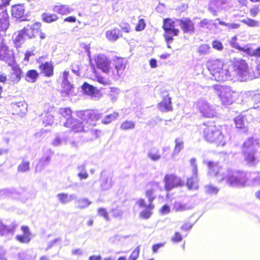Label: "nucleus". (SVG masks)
Masks as SVG:
<instances>
[{
  "label": "nucleus",
  "instance_id": "obj_1",
  "mask_svg": "<svg viewBox=\"0 0 260 260\" xmlns=\"http://www.w3.org/2000/svg\"><path fill=\"white\" fill-rule=\"evenodd\" d=\"M59 114L63 118H67L64 123L66 128L75 129L82 128L85 125H95V122L98 120L99 115L93 110H84L77 111V118L71 117L73 111L69 107L60 108L58 110Z\"/></svg>",
  "mask_w": 260,
  "mask_h": 260
},
{
  "label": "nucleus",
  "instance_id": "obj_2",
  "mask_svg": "<svg viewBox=\"0 0 260 260\" xmlns=\"http://www.w3.org/2000/svg\"><path fill=\"white\" fill-rule=\"evenodd\" d=\"M259 147V143L256 140L249 138L242 144V156L244 161L249 166H254L257 162V156L255 155Z\"/></svg>",
  "mask_w": 260,
  "mask_h": 260
},
{
  "label": "nucleus",
  "instance_id": "obj_3",
  "mask_svg": "<svg viewBox=\"0 0 260 260\" xmlns=\"http://www.w3.org/2000/svg\"><path fill=\"white\" fill-rule=\"evenodd\" d=\"M149 184H150L151 188L147 189L145 193V197L148 199V205H147V208L145 210L140 213V217L144 219H148L152 214V211L154 209V205L152 204V202L155 199L154 192L156 190H162L159 182L153 181L149 183Z\"/></svg>",
  "mask_w": 260,
  "mask_h": 260
},
{
  "label": "nucleus",
  "instance_id": "obj_4",
  "mask_svg": "<svg viewBox=\"0 0 260 260\" xmlns=\"http://www.w3.org/2000/svg\"><path fill=\"white\" fill-rule=\"evenodd\" d=\"M162 27L165 31L164 37L167 43L173 40V37L178 36L180 30L175 27V22L171 18L164 19Z\"/></svg>",
  "mask_w": 260,
  "mask_h": 260
},
{
  "label": "nucleus",
  "instance_id": "obj_5",
  "mask_svg": "<svg viewBox=\"0 0 260 260\" xmlns=\"http://www.w3.org/2000/svg\"><path fill=\"white\" fill-rule=\"evenodd\" d=\"M223 65V61L220 59L211 60L207 62V68L216 81L222 80Z\"/></svg>",
  "mask_w": 260,
  "mask_h": 260
},
{
  "label": "nucleus",
  "instance_id": "obj_6",
  "mask_svg": "<svg viewBox=\"0 0 260 260\" xmlns=\"http://www.w3.org/2000/svg\"><path fill=\"white\" fill-rule=\"evenodd\" d=\"M218 97L223 105H232L237 100L236 93L227 87H221L218 94Z\"/></svg>",
  "mask_w": 260,
  "mask_h": 260
},
{
  "label": "nucleus",
  "instance_id": "obj_7",
  "mask_svg": "<svg viewBox=\"0 0 260 260\" xmlns=\"http://www.w3.org/2000/svg\"><path fill=\"white\" fill-rule=\"evenodd\" d=\"M164 182H165V189L167 191L175 188L181 187L184 185V182L182 179L174 174L165 175Z\"/></svg>",
  "mask_w": 260,
  "mask_h": 260
},
{
  "label": "nucleus",
  "instance_id": "obj_8",
  "mask_svg": "<svg viewBox=\"0 0 260 260\" xmlns=\"http://www.w3.org/2000/svg\"><path fill=\"white\" fill-rule=\"evenodd\" d=\"M225 182L231 186L243 187L247 182L246 174L239 171L235 175H231L226 178Z\"/></svg>",
  "mask_w": 260,
  "mask_h": 260
},
{
  "label": "nucleus",
  "instance_id": "obj_9",
  "mask_svg": "<svg viewBox=\"0 0 260 260\" xmlns=\"http://www.w3.org/2000/svg\"><path fill=\"white\" fill-rule=\"evenodd\" d=\"M96 68L103 73L109 74L111 70L110 60L104 54H99L93 58Z\"/></svg>",
  "mask_w": 260,
  "mask_h": 260
},
{
  "label": "nucleus",
  "instance_id": "obj_10",
  "mask_svg": "<svg viewBox=\"0 0 260 260\" xmlns=\"http://www.w3.org/2000/svg\"><path fill=\"white\" fill-rule=\"evenodd\" d=\"M208 169V174L211 177L218 179V181L221 182L224 180V177L221 175V166L219 165L218 161H207L206 162Z\"/></svg>",
  "mask_w": 260,
  "mask_h": 260
},
{
  "label": "nucleus",
  "instance_id": "obj_11",
  "mask_svg": "<svg viewBox=\"0 0 260 260\" xmlns=\"http://www.w3.org/2000/svg\"><path fill=\"white\" fill-rule=\"evenodd\" d=\"M41 27V23L37 22L24 28L25 29L28 38H34L39 35L40 39L43 40L46 38V35L45 33L42 31Z\"/></svg>",
  "mask_w": 260,
  "mask_h": 260
},
{
  "label": "nucleus",
  "instance_id": "obj_12",
  "mask_svg": "<svg viewBox=\"0 0 260 260\" xmlns=\"http://www.w3.org/2000/svg\"><path fill=\"white\" fill-rule=\"evenodd\" d=\"M14 50L6 43L2 41L0 43V60L8 62L14 60Z\"/></svg>",
  "mask_w": 260,
  "mask_h": 260
},
{
  "label": "nucleus",
  "instance_id": "obj_13",
  "mask_svg": "<svg viewBox=\"0 0 260 260\" xmlns=\"http://www.w3.org/2000/svg\"><path fill=\"white\" fill-rule=\"evenodd\" d=\"M198 108L202 115L205 117L211 118L215 116L216 112L214 108L206 101L198 102Z\"/></svg>",
  "mask_w": 260,
  "mask_h": 260
},
{
  "label": "nucleus",
  "instance_id": "obj_14",
  "mask_svg": "<svg viewBox=\"0 0 260 260\" xmlns=\"http://www.w3.org/2000/svg\"><path fill=\"white\" fill-rule=\"evenodd\" d=\"M179 25L184 34H192L195 31V25L189 18L178 20Z\"/></svg>",
  "mask_w": 260,
  "mask_h": 260
},
{
  "label": "nucleus",
  "instance_id": "obj_15",
  "mask_svg": "<svg viewBox=\"0 0 260 260\" xmlns=\"http://www.w3.org/2000/svg\"><path fill=\"white\" fill-rule=\"evenodd\" d=\"M11 71L12 72L9 75V80L10 84H15L21 80L23 72L18 64L12 66Z\"/></svg>",
  "mask_w": 260,
  "mask_h": 260
},
{
  "label": "nucleus",
  "instance_id": "obj_16",
  "mask_svg": "<svg viewBox=\"0 0 260 260\" xmlns=\"http://www.w3.org/2000/svg\"><path fill=\"white\" fill-rule=\"evenodd\" d=\"M233 68L234 71L240 76H244L248 73V65L244 59H240L234 61Z\"/></svg>",
  "mask_w": 260,
  "mask_h": 260
},
{
  "label": "nucleus",
  "instance_id": "obj_17",
  "mask_svg": "<svg viewBox=\"0 0 260 260\" xmlns=\"http://www.w3.org/2000/svg\"><path fill=\"white\" fill-rule=\"evenodd\" d=\"M9 26V16L7 10H5L0 13V39L5 36Z\"/></svg>",
  "mask_w": 260,
  "mask_h": 260
},
{
  "label": "nucleus",
  "instance_id": "obj_18",
  "mask_svg": "<svg viewBox=\"0 0 260 260\" xmlns=\"http://www.w3.org/2000/svg\"><path fill=\"white\" fill-rule=\"evenodd\" d=\"M204 137L206 141L210 143L215 142L220 144L222 142L224 136L221 131H206Z\"/></svg>",
  "mask_w": 260,
  "mask_h": 260
},
{
  "label": "nucleus",
  "instance_id": "obj_19",
  "mask_svg": "<svg viewBox=\"0 0 260 260\" xmlns=\"http://www.w3.org/2000/svg\"><path fill=\"white\" fill-rule=\"evenodd\" d=\"M38 68L40 73L45 77H50L54 75V66L51 61L42 62Z\"/></svg>",
  "mask_w": 260,
  "mask_h": 260
},
{
  "label": "nucleus",
  "instance_id": "obj_20",
  "mask_svg": "<svg viewBox=\"0 0 260 260\" xmlns=\"http://www.w3.org/2000/svg\"><path fill=\"white\" fill-rule=\"evenodd\" d=\"M12 113L13 115L22 116L27 111V105L23 102H18L12 104Z\"/></svg>",
  "mask_w": 260,
  "mask_h": 260
},
{
  "label": "nucleus",
  "instance_id": "obj_21",
  "mask_svg": "<svg viewBox=\"0 0 260 260\" xmlns=\"http://www.w3.org/2000/svg\"><path fill=\"white\" fill-rule=\"evenodd\" d=\"M157 107L161 112H166L173 111L171 98L169 95H167L163 98L162 101L158 104Z\"/></svg>",
  "mask_w": 260,
  "mask_h": 260
},
{
  "label": "nucleus",
  "instance_id": "obj_22",
  "mask_svg": "<svg viewBox=\"0 0 260 260\" xmlns=\"http://www.w3.org/2000/svg\"><path fill=\"white\" fill-rule=\"evenodd\" d=\"M41 19L43 22L45 23H51L57 21L59 19V17L56 14L45 12L42 14Z\"/></svg>",
  "mask_w": 260,
  "mask_h": 260
},
{
  "label": "nucleus",
  "instance_id": "obj_23",
  "mask_svg": "<svg viewBox=\"0 0 260 260\" xmlns=\"http://www.w3.org/2000/svg\"><path fill=\"white\" fill-rule=\"evenodd\" d=\"M114 64L116 69L117 74L119 76L125 69V63L124 59L122 57H116L114 59Z\"/></svg>",
  "mask_w": 260,
  "mask_h": 260
},
{
  "label": "nucleus",
  "instance_id": "obj_24",
  "mask_svg": "<svg viewBox=\"0 0 260 260\" xmlns=\"http://www.w3.org/2000/svg\"><path fill=\"white\" fill-rule=\"evenodd\" d=\"M122 36L120 30L114 28L106 32V37L110 41H115Z\"/></svg>",
  "mask_w": 260,
  "mask_h": 260
},
{
  "label": "nucleus",
  "instance_id": "obj_25",
  "mask_svg": "<svg viewBox=\"0 0 260 260\" xmlns=\"http://www.w3.org/2000/svg\"><path fill=\"white\" fill-rule=\"evenodd\" d=\"M24 12V9L22 5H16L12 7V15L17 19L21 18L23 17Z\"/></svg>",
  "mask_w": 260,
  "mask_h": 260
},
{
  "label": "nucleus",
  "instance_id": "obj_26",
  "mask_svg": "<svg viewBox=\"0 0 260 260\" xmlns=\"http://www.w3.org/2000/svg\"><path fill=\"white\" fill-rule=\"evenodd\" d=\"M190 209L186 204L181 202H175L173 206V211L176 213H181L186 211Z\"/></svg>",
  "mask_w": 260,
  "mask_h": 260
},
{
  "label": "nucleus",
  "instance_id": "obj_27",
  "mask_svg": "<svg viewBox=\"0 0 260 260\" xmlns=\"http://www.w3.org/2000/svg\"><path fill=\"white\" fill-rule=\"evenodd\" d=\"M39 76V73L36 70H29L25 74L26 80L29 82H35Z\"/></svg>",
  "mask_w": 260,
  "mask_h": 260
},
{
  "label": "nucleus",
  "instance_id": "obj_28",
  "mask_svg": "<svg viewBox=\"0 0 260 260\" xmlns=\"http://www.w3.org/2000/svg\"><path fill=\"white\" fill-rule=\"evenodd\" d=\"M81 88L86 94L89 95H93L96 92V88L86 82L83 83L81 86Z\"/></svg>",
  "mask_w": 260,
  "mask_h": 260
},
{
  "label": "nucleus",
  "instance_id": "obj_29",
  "mask_svg": "<svg viewBox=\"0 0 260 260\" xmlns=\"http://www.w3.org/2000/svg\"><path fill=\"white\" fill-rule=\"evenodd\" d=\"M53 8L56 10L57 13L61 15H68L72 10L69 6L66 5H55Z\"/></svg>",
  "mask_w": 260,
  "mask_h": 260
},
{
  "label": "nucleus",
  "instance_id": "obj_30",
  "mask_svg": "<svg viewBox=\"0 0 260 260\" xmlns=\"http://www.w3.org/2000/svg\"><path fill=\"white\" fill-rule=\"evenodd\" d=\"M27 37L26 35V32L24 28L19 31L18 34L14 40V43L16 47L20 46L22 43V42L24 40V39Z\"/></svg>",
  "mask_w": 260,
  "mask_h": 260
},
{
  "label": "nucleus",
  "instance_id": "obj_31",
  "mask_svg": "<svg viewBox=\"0 0 260 260\" xmlns=\"http://www.w3.org/2000/svg\"><path fill=\"white\" fill-rule=\"evenodd\" d=\"M186 186L189 190H196L199 189V184L196 179L193 177H189L187 179L185 183Z\"/></svg>",
  "mask_w": 260,
  "mask_h": 260
},
{
  "label": "nucleus",
  "instance_id": "obj_32",
  "mask_svg": "<svg viewBox=\"0 0 260 260\" xmlns=\"http://www.w3.org/2000/svg\"><path fill=\"white\" fill-rule=\"evenodd\" d=\"M234 122L236 127L238 129H244L246 127V125L244 120V116L239 115L234 118Z\"/></svg>",
  "mask_w": 260,
  "mask_h": 260
},
{
  "label": "nucleus",
  "instance_id": "obj_33",
  "mask_svg": "<svg viewBox=\"0 0 260 260\" xmlns=\"http://www.w3.org/2000/svg\"><path fill=\"white\" fill-rule=\"evenodd\" d=\"M140 246L139 245L133 250L129 256H128V260H137L140 256Z\"/></svg>",
  "mask_w": 260,
  "mask_h": 260
},
{
  "label": "nucleus",
  "instance_id": "obj_34",
  "mask_svg": "<svg viewBox=\"0 0 260 260\" xmlns=\"http://www.w3.org/2000/svg\"><path fill=\"white\" fill-rule=\"evenodd\" d=\"M241 22L249 27H256L259 25V22L255 19L248 18L243 19Z\"/></svg>",
  "mask_w": 260,
  "mask_h": 260
},
{
  "label": "nucleus",
  "instance_id": "obj_35",
  "mask_svg": "<svg viewBox=\"0 0 260 260\" xmlns=\"http://www.w3.org/2000/svg\"><path fill=\"white\" fill-rule=\"evenodd\" d=\"M236 48L237 50L245 53L248 56L251 57L253 56V50L250 47L248 46V45H246L244 47L237 46Z\"/></svg>",
  "mask_w": 260,
  "mask_h": 260
},
{
  "label": "nucleus",
  "instance_id": "obj_36",
  "mask_svg": "<svg viewBox=\"0 0 260 260\" xmlns=\"http://www.w3.org/2000/svg\"><path fill=\"white\" fill-rule=\"evenodd\" d=\"M218 192V188L212 185H208L205 186V192L207 194H216Z\"/></svg>",
  "mask_w": 260,
  "mask_h": 260
},
{
  "label": "nucleus",
  "instance_id": "obj_37",
  "mask_svg": "<svg viewBox=\"0 0 260 260\" xmlns=\"http://www.w3.org/2000/svg\"><path fill=\"white\" fill-rule=\"evenodd\" d=\"M16 239L17 240V241L21 243H28L30 241V235H16Z\"/></svg>",
  "mask_w": 260,
  "mask_h": 260
},
{
  "label": "nucleus",
  "instance_id": "obj_38",
  "mask_svg": "<svg viewBox=\"0 0 260 260\" xmlns=\"http://www.w3.org/2000/svg\"><path fill=\"white\" fill-rule=\"evenodd\" d=\"M77 208L79 209H83L90 205V202L87 199L79 200L77 202Z\"/></svg>",
  "mask_w": 260,
  "mask_h": 260
},
{
  "label": "nucleus",
  "instance_id": "obj_39",
  "mask_svg": "<svg viewBox=\"0 0 260 260\" xmlns=\"http://www.w3.org/2000/svg\"><path fill=\"white\" fill-rule=\"evenodd\" d=\"M175 147H174V153L177 154L182 150L183 148V142L180 140L179 138L175 140Z\"/></svg>",
  "mask_w": 260,
  "mask_h": 260
},
{
  "label": "nucleus",
  "instance_id": "obj_40",
  "mask_svg": "<svg viewBox=\"0 0 260 260\" xmlns=\"http://www.w3.org/2000/svg\"><path fill=\"white\" fill-rule=\"evenodd\" d=\"M146 26V24L145 19L140 18L136 25L135 30L137 31H142L145 28Z\"/></svg>",
  "mask_w": 260,
  "mask_h": 260
},
{
  "label": "nucleus",
  "instance_id": "obj_41",
  "mask_svg": "<svg viewBox=\"0 0 260 260\" xmlns=\"http://www.w3.org/2000/svg\"><path fill=\"white\" fill-rule=\"evenodd\" d=\"M135 126V122L133 121L126 120L121 124V128L124 130L133 129L134 128Z\"/></svg>",
  "mask_w": 260,
  "mask_h": 260
},
{
  "label": "nucleus",
  "instance_id": "obj_42",
  "mask_svg": "<svg viewBox=\"0 0 260 260\" xmlns=\"http://www.w3.org/2000/svg\"><path fill=\"white\" fill-rule=\"evenodd\" d=\"M95 79L98 83L103 85H108L110 84V81L108 78H106L101 75H95Z\"/></svg>",
  "mask_w": 260,
  "mask_h": 260
},
{
  "label": "nucleus",
  "instance_id": "obj_43",
  "mask_svg": "<svg viewBox=\"0 0 260 260\" xmlns=\"http://www.w3.org/2000/svg\"><path fill=\"white\" fill-rule=\"evenodd\" d=\"M193 225V222L187 220L184 221L183 224H182L181 227H180V230H181L182 231H188L192 228Z\"/></svg>",
  "mask_w": 260,
  "mask_h": 260
},
{
  "label": "nucleus",
  "instance_id": "obj_44",
  "mask_svg": "<svg viewBox=\"0 0 260 260\" xmlns=\"http://www.w3.org/2000/svg\"><path fill=\"white\" fill-rule=\"evenodd\" d=\"M210 47L207 44H203L199 46L198 52L200 55H204L209 53Z\"/></svg>",
  "mask_w": 260,
  "mask_h": 260
},
{
  "label": "nucleus",
  "instance_id": "obj_45",
  "mask_svg": "<svg viewBox=\"0 0 260 260\" xmlns=\"http://www.w3.org/2000/svg\"><path fill=\"white\" fill-rule=\"evenodd\" d=\"M9 228L2 222H0V236H3L9 233Z\"/></svg>",
  "mask_w": 260,
  "mask_h": 260
},
{
  "label": "nucleus",
  "instance_id": "obj_46",
  "mask_svg": "<svg viewBox=\"0 0 260 260\" xmlns=\"http://www.w3.org/2000/svg\"><path fill=\"white\" fill-rule=\"evenodd\" d=\"M182 240V236L181 235L180 233L178 232H176L173 235V237L171 238V241L173 242L174 243H177L180 242H181Z\"/></svg>",
  "mask_w": 260,
  "mask_h": 260
},
{
  "label": "nucleus",
  "instance_id": "obj_47",
  "mask_svg": "<svg viewBox=\"0 0 260 260\" xmlns=\"http://www.w3.org/2000/svg\"><path fill=\"white\" fill-rule=\"evenodd\" d=\"M98 214L104 218L107 221L109 220V214H108L107 211H106V209L105 208H100L98 209Z\"/></svg>",
  "mask_w": 260,
  "mask_h": 260
},
{
  "label": "nucleus",
  "instance_id": "obj_48",
  "mask_svg": "<svg viewBox=\"0 0 260 260\" xmlns=\"http://www.w3.org/2000/svg\"><path fill=\"white\" fill-rule=\"evenodd\" d=\"M19 172H25L29 170V162L27 161H23L18 166Z\"/></svg>",
  "mask_w": 260,
  "mask_h": 260
},
{
  "label": "nucleus",
  "instance_id": "obj_49",
  "mask_svg": "<svg viewBox=\"0 0 260 260\" xmlns=\"http://www.w3.org/2000/svg\"><path fill=\"white\" fill-rule=\"evenodd\" d=\"M116 116L113 114H109L105 116V117L102 120V122L103 124H107L111 122L115 119Z\"/></svg>",
  "mask_w": 260,
  "mask_h": 260
},
{
  "label": "nucleus",
  "instance_id": "obj_50",
  "mask_svg": "<svg viewBox=\"0 0 260 260\" xmlns=\"http://www.w3.org/2000/svg\"><path fill=\"white\" fill-rule=\"evenodd\" d=\"M212 47L214 49L219 51H221L223 49L222 43L217 40H214L212 42Z\"/></svg>",
  "mask_w": 260,
  "mask_h": 260
},
{
  "label": "nucleus",
  "instance_id": "obj_51",
  "mask_svg": "<svg viewBox=\"0 0 260 260\" xmlns=\"http://www.w3.org/2000/svg\"><path fill=\"white\" fill-rule=\"evenodd\" d=\"M57 197L59 198V202L63 204H65L69 202L68 196L66 193H59L57 194Z\"/></svg>",
  "mask_w": 260,
  "mask_h": 260
},
{
  "label": "nucleus",
  "instance_id": "obj_52",
  "mask_svg": "<svg viewBox=\"0 0 260 260\" xmlns=\"http://www.w3.org/2000/svg\"><path fill=\"white\" fill-rule=\"evenodd\" d=\"M73 88V86L68 81H67L63 86V91L66 93V94H69Z\"/></svg>",
  "mask_w": 260,
  "mask_h": 260
},
{
  "label": "nucleus",
  "instance_id": "obj_53",
  "mask_svg": "<svg viewBox=\"0 0 260 260\" xmlns=\"http://www.w3.org/2000/svg\"><path fill=\"white\" fill-rule=\"evenodd\" d=\"M260 10L258 6H254L249 9V13L250 16L255 17L259 12Z\"/></svg>",
  "mask_w": 260,
  "mask_h": 260
},
{
  "label": "nucleus",
  "instance_id": "obj_54",
  "mask_svg": "<svg viewBox=\"0 0 260 260\" xmlns=\"http://www.w3.org/2000/svg\"><path fill=\"white\" fill-rule=\"evenodd\" d=\"M170 211H171V210L170 209L169 206L167 205H164L163 206L159 209V214L161 215L169 214Z\"/></svg>",
  "mask_w": 260,
  "mask_h": 260
},
{
  "label": "nucleus",
  "instance_id": "obj_55",
  "mask_svg": "<svg viewBox=\"0 0 260 260\" xmlns=\"http://www.w3.org/2000/svg\"><path fill=\"white\" fill-rule=\"evenodd\" d=\"M148 156L153 161L157 160L160 158V155L157 152L154 153L152 151L148 153Z\"/></svg>",
  "mask_w": 260,
  "mask_h": 260
},
{
  "label": "nucleus",
  "instance_id": "obj_56",
  "mask_svg": "<svg viewBox=\"0 0 260 260\" xmlns=\"http://www.w3.org/2000/svg\"><path fill=\"white\" fill-rule=\"evenodd\" d=\"M165 245V243L163 242L161 243H158V244H155L154 245H152V252L156 253L158 250L161 247H163Z\"/></svg>",
  "mask_w": 260,
  "mask_h": 260
},
{
  "label": "nucleus",
  "instance_id": "obj_57",
  "mask_svg": "<svg viewBox=\"0 0 260 260\" xmlns=\"http://www.w3.org/2000/svg\"><path fill=\"white\" fill-rule=\"evenodd\" d=\"M11 0H0V10L10 5Z\"/></svg>",
  "mask_w": 260,
  "mask_h": 260
},
{
  "label": "nucleus",
  "instance_id": "obj_58",
  "mask_svg": "<svg viewBox=\"0 0 260 260\" xmlns=\"http://www.w3.org/2000/svg\"><path fill=\"white\" fill-rule=\"evenodd\" d=\"M20 230L23 232V235H30V231H29V228L25 225H22L20 227Z\"/></svg>",
  "mask_w": 260,
  "mask_h": 260
},
{
  "label": "nucleus",
  "instance_id": "obj_59",
  "mask_svg": "<svg viewBox=\"0 0 260 260\" xmlns=\"http://www.w3.org/2000/svg\"><path fill=\"white\" fill-rule=\"evenodd\" d=\"M63 21L70 23H74L76 21V18L74 16H70L65 18L63 20Z\"/></svg>",
  "mask_w": 260,
  "mask_h": 260
},
{
  "label": "nucleus",
  "instance_id": "obj_60",
  "mask_svg": "<svg viewBox=\"0 0 260 260\" xmlns=\"http://www.w3.org/2000/svg\"><path fill=\"white\" fill-rule=\"evenodd\" d=\"M137 204H138V206L140 207V208H144L145 207H147V206L145 204V200L143 199H140L138 200V202H137Z\"/></svg>",
  "mask_w": 260,
  "mask_h": 260
},
{
  "label": "nucleus",
  "instance_id": "obj_61",
  "mask_svg": "<svg viewBox=\"0 0 260 260\" xmlns=\"http://www.w3.org/2000/svg\"><path fill=\"white\" fill-rule=\"evenodd\" d=\"M121 30L124 32H126V33L129 32L131 30V27H130L129 24H128L127 23H125L124 24V26H122L121 27Z\"/></svg>",
  "mask_w": 260,
  "mask_h": 260
},
{
  "label": "nucleus",
  "instance_id": "obj_62",
  "mask_svg": "<svg viewBox=\"0 0 260 260\" xmlns=\"http://www.w3.org/2000/svg\"><path fill=\"white\" fill-rule=\"evenodd\" d=\"M240 24L237 23L227 24L226 26L230 29H237L240 27Z\"/></svg>",
  "mask_w": 260,
  "mask_h": 260
},
{
  "label": "nucleus",
  "instance_id": "obj_63",
  "mask_svg": "<svg viewBox=\"0 0 260 260\" xmlns=\"http://www.w3.org/2000/svg\"><path fill=\"white\" fill-rule=\"evenodd\" d=\"M253 56L256 58H260V46L253 50Z\"/></svg>",
  "mask_w": 260,
  "mask_h": 260
},
{
  "label": "nucleus",
  "instance_id": "obj_64",
  "mask_svg": "<svg viewBox=\"0 0 260 260\" xmlns=\"http://www.w3.org/2000/svg\"><path fill=\"white\" fill-rule=\"evenodd\" d=\"M149 64L151 68H155L157 67V61L155 59H151L149 61Z\"/></svg>",
  "mask_w": 260,
  "mask_h": 260
}]
</instances>
